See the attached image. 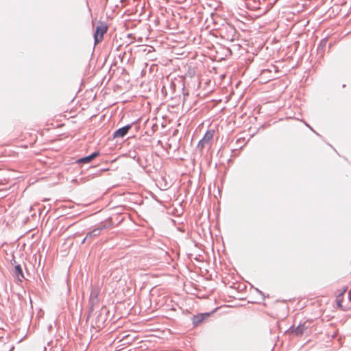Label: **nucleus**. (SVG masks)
Masks as SVG:
<instances>
[{
    "label": "nucleus",
    "mask_w": 351,
    "mask_h": 351,
    "mask_svg": "<svg viewBox=\"0 0 351 351\" xmlns=\"http://www.w3.org/2000/svg\"><path fill=\"white\" fill-rule=\"evenodd\" d=\"M215 134L214 130H208L206 131L203 138L199 141L197 148L199 151H202L206 145L213 138Z\"/></svg>",
    "instance_id": "f257e3e1"
},
{
    "label": "nucleus",
    "mask_w": 351,
    "mask_h": 351,
    "mask_svg": "<svg viewBox=\"0 0 351 351\" xmlns=\"http://www.w3.org/2000/svg\"><path fill=\"white\" fill-rule=\"evenodd\" d=\"M133 124L134 123L128 124L115 130L112 134L113 138H123L125 136L128 134L129 130L132 128Z\"/></svg>",
    "instance_id": "f03ea898"
},
{
    "label": "nucleus",
    "mask_w": 351,
    "mask_h": 351,
    "mask_svg": "<svg viewBox=\"0 0 351 351\" xmlns=\"http://www.w3.org/2000/svg\"><path fill=\"white\" fill-rule=\"evenodd\" d=\"M309 325L308 322H305L303 324H300L295 328H290L289 330L291 333L295 334L296 336H301L308 328Z\"/></svg>",
    "instance_id": "7ed1b4c3"
},
{
    "label": "nucleus",
    "mask_w": 351,
    "mask_h": 351,
    "mask_svg": "<svg viewBox=\"0 0 351 351\" xmlns=\"http://www.w3.org/2000/svg\"><path fill=\"white\" fill-rule=\"evenodd\" d=\"M107 30V27L106 25H99L96 28L95 33L94 34L95 44L100 43L104 37V33H106Z\"/></svg>",
    "instance_id": "20e7f679"
},
{
    "label": "nucleus",
    "mask_w": 351,
    "mask_h": 351,
    "mask_svg": "<svg viewBox=\"0 0 351 351\" xmlns=\"http://www.w3.org/2000/svg\"><path fill=\"white\" fill-rule=\"evenodd\" d=\"M99 155V152H93L91 154L87 156L79 158L78 160H77L76 162L77 163H79V164H80V163H84V164L89 163L90 162H91L94 158H95Z\"/></svg>",
    "instance_id": "39448f33"
},
{
    "label": "nucleus",
    "mask_w": 351,
    "mask_h": 351,
    "mask_svg": "<svg viewBox=\"0 0 351 351\" xmlns=\"http://www.w3.org/2000/svg\"><path fill=\"white\" fill-rule=\"evenodd\" d=\"M104 228V226L95 228L92 231L88 232L86 234V236L85 237V239H89L91 241L94 237L98 236L100 234L101 230Z\"/></svg>",
    "instance_id": "423d86ee"
},
{
    "label": "nucleus",
    "mask_w": 351,
    "mask_h": 351,
    "mask_svg": "<svg viewBox=\"0 0 351 351\" xmlns=\"http://www.w3.org/2000/svg\"><path fill=\"white\" fill-rule=\"evenodd\" d=\"M210 315L209 313H204V314H198L197 315H194L192 317L193 324L194 326H198L199 324H201L203 320L208 317Z\"/></svg>",
    "instance_id": "0eeeda50"
},
{
    "label": "nucleus",
    "mask_w": 351,
    "mask_h": 351,
    "mask_svg": "<svg viewBox=\"0 0 351 351\" xmlns=\"http://www.w3.org/2000/svg\"><path fill=\"white\" fill-rule=\"evenodd\" d=\"M14 276L20 281L25 278L23 269L21 265H16L13 271Z\"/></svg>",
    "instance_id": "6e6552de"
},
{
    "label": "nucleus",
    "mask_w": 351,
    "mask_h": 351,
    "mask_svg": "<svg viewBox=\"0 0 351 351\" xmlns=\"http://www.w3.org/2000/svg\"><path fill=\"white\" fill-rule=\"evenodd\" d=\"M327 43V40L326 39H322L320 40L318 46H317V50L318 51H322L324 50L326 45Z\"/></svg>",
    "instance_id": "1a4fd4ad"
},
{
    "label": "nucleus",
    "mask_w": 351,
    "mask_h": 351,
    "mask_svg": "<svg viewBox=\"0 0 351 351\" xmlns=\"http://www.w3.org/2000/svg\"><path fill=\"white\" fill-rule=\"evenodd\" d=\"M11 263H12V265H14V266H15L16 265H17V264H16V261H15V259H14V257H13V258L11 260Z\"/></svg>",
    "instance_id": "9d476101"
},
{
    "label": "nucleus",
    "mask_w": 351,
    "mask_h": 351,
    "mask_svg": "<svg viewBox=\"0 0 351 351\" xmlns=\"http://www.w3.org/2000/svg\"><path fill=\"white\" fill-rule=\"evenodd\" d=\"M86 241H88L89 242L90 241L89 239H85V238L82 240V244L86 242Z\"/></svg>",
    "instance_id": "9b49d317"
},
{
    "label": "nucleus",
    "mask_w": 351,
    "mask_h": 351,
    "mask_svg": "<svg viewBox=\"0 0 351 351\" xmlns=\"http://www.w3.org/2000/svg\"><path fill=\"white\" fill-rule=\"evenodd\" d=\"M256 291L258 293H259L261 295H263V292L260 290H258V289H256Z\"/></svg>",
    "instance_id": "f8f14e48"
},
{
    "label": "nucleus",
    "mask_w": 351,
    "mask_h": 351,
    "mask_svg": "<svg viewBox=\"0 0 351 351\" xmlns=\"http://www.w3.org/2000/svg\"><path fill=\"white\" fill-rule=\"evenodd\" d=\"M337 303L339 306H341V302L339 300L337 302Z\"/></svg>",
    "instance_id": "ddd939ff"
},
{
    "label": "nucleus",
    "mask_w": 351,
    "mask_h": 351,
    "mask_svg": "<svg viewBox=\"0 0 351 351\" xmlns=\"http://www.w3.org/2000/svg\"><path fill=\"white\" fill-rule=\"evenodd\" d=\"M8 348H6L4 350H0V351H5V350H7Z\"/></svg>",
    "instance_id": "4468645a"
}]
</instances>
